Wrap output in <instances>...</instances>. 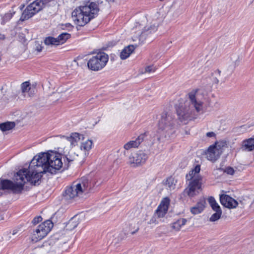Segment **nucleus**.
I'll return each mask as SVG.
<instances>
[{
  "label": "nucleus",
  "instance_id": "nucleus-38",
  "mask_svg": "<svg viewBox=\"0 0 254 254\" xmlns=\"http://www.w3.org/2000/svg\"><path fill=\"white\" fill-rule=\"evenodd\" d=\"M35 51L37 53L41 52L43 50V47L42 45L38 42H36L35 45Z\"/></svg>",
  "mask_w": 254,
  "mask_h": 254
},
{
  "label": "nucleus",
  "instance_id": "nucleus-35",
  "mask_svg": "<svg viewBox=\"0 0 254 254\" xmlns=\"http://www.w3.org/2000/svg\"><path fill=\"white\" fill-rule=\"evenodd\" d=\"M239 204H240L241 207H244L246 206L249 205L252 203L251 199L248 197L241 198L239 200Z\"/></svg>",
  "mask_w": 254,
  "mask_h": 254
},
{
  "label": "nucleus",
  "instance_id": "nucleus-9",
  "mask_svg": "<svg viewBox=\"0 0 254 254\" xmlns=\"http://www.w3.org/2000/svg\"><path fill=\"white\" fill-rule=\"evenodd\" d=\"M53 227V223L51 220H48L41 223L33 230L31 236V241L37 242L42 240L47 235Z\"/></svg>",
  "mask_w": 254,
  "mask_h": 254
},
{
  "label": "nucleus",
  "instance_id": "nucleus-3",
  "mask_svg": "<svg viewBox=\"0 0 254 254\" xmlns=\"http://www.w3.org/2000/svg\"><path fill=\"white\" fill-rule=\"evenodd\" d=\"M27 182L36 184L29 169H23L17 172L14 176V183L8 180H1L0 182V190H10L13 193H18L23 190L24 186Z\"/></svg>",
  "mask_w": 254,
  "mask_h": 254
},
{
  "label": "nucleus",
  "instance_id": "nucleus-34",
  "mask_svg": "<svg viewBox=\"0 0 254 254\" xmlns=\"http://www.w3.org/2000/svg\"><path fill=\"white\" fill-rule=\"evenodd\" d=\"M215 211V213L213 214L209 218V221L210 222H215L219 220L221 217L222 213V210Z\"/></svg>",
  "mask_w": 254,
  "mask_h": 254
},
{
  "label": "nucleus",
  "instance_id": "nucleus-15",
  "mask_svg": "<svg viewBox=\"0 0 254 254\" xmlns=\"http://www.w3.org/2000/svg\"><path fill=\"white\" fill-rule=\"evenodd\" d=\"M82 141L80 145V160L81 161H84L92 148L93 142L92 140L90 139H87L85 140H83Z\"/></svg>",
  "mask_w": 254,
  "mask_h": 254
},
{
  "label": "nucleus",
  "instance_id": "nucleus-18",
  "mask_svg": "<svg viewBox=\"0 0 254 254\" xmlns=\"http://www.w3.org/2000/svg\"><path fill=\"white\" fill-rule=\"evenodd\" d=\"M146 136V133L145 132L140 134L137 137L135 138V139L127 142L124 145V149L128 150L133 148L138 147L140 143L143 141Z\"/></svg>",
  "mask_w": 254,
  "mask_h": 254
},
{
  "label": "nucleus",
  "instance_id": "nucleus-33",
  "mask_svg": "<svg viewBox=\"0 0 254 254\" xmlns=\"http://www.w3.org/2000/svg\"><path fill=\"white\" fill-rule=\"evenodd\" d=\"M141 207H146L150 206L152 203V200L150 196H146L141 200Z\"/></svg>",
  "mask_w": 254,
  "mask_h": 254
},
{
  "label": "nucleus",
  "instance_id": "nucleus-37",
  "mask_svg": "<svg viewBox=\"0 0 254 254\" xmlns=\"http://www.w3.org/2000/svg\"><path fill=\"white\" fill-rule=\"evenodd\" d=\"M156 69L152 65H149L145 67V71L143 72L144 73H150L153 72L155 71Z\"/></svg>",
  "mask_w": 254,
  "mask_h": 254
},
{
  "label": "nucleus",
  "instance_id": "nucleus-44",
  "mask_svg": "<svg viewBox=\"0 0 254 254\" xmlns=\"http://www.w3.org/2000/svg\"><path fill=\"white\" fill-rule=\"evenodd\" d=\"M5 38V36L4 34L0 33V40H4Z\"/></svg>",
  "mask_w": 254,
  "mask_h": 254
},
{
  "label": "nucleus",
  "instance_id": "nucleus-27",
  "mask_svg": "<svg viewBox=\"0 0 254 254\" xmlns=\"http://www.w3.org/2000/svg\"><path fill=\"white\" fill-rule=\"evenodd\" d=\"M177 181L174 178H168L165 182V186L167 189L172 190L175 189L176 187Z\"/></svg>",
  "mask_w": 254,
  "mask_h": 254
},
{
  "label": "nucleus",
  "instance_id": "nucleus-2",
  "mask_svg": "<svg viewBox=\"0 0 254 254\" xmlns=\"http://www.w3.org/2000/svg\"><path fill=\"white\" fill-rule=\"evenodd\" d=\"M200 90H192L188 93V99L176 107L178 120L180 122L186 124L193 118L195 112L203 113V102Z\"/></svg>",
  "mask_w": 254,
  "mask_h": 254
},
{
  "label": "nucleus",
  "instance_id": "nucleus-5",
  "mask_svg": "<svg viewBox=\"0 0 254 254\" xmlns=\"http://www.w3.org/2000/svg\"><path fill=\"white\" fill-rule=\"evenodd\" d=\"M92 184L86 178H82L78 182L73 183L64 191V197L66 200L80 197L83 194H87L91 191Z\"/></svg>",
  "mask_w": 254,
  "mask_h": 254
},
{
  "label": "nucleus",
  "instance_id": "nucleus-1",
  "mask_svg": "<svg viewBox=\"0 0 254 254\" xmlns=\"http://www.w3.org/2000/svg\"><path fill=\"white\" fill-rule=\"evenodd\" d=\"M63 165L60 154L41 153L34 157L28 169L36 183L40 180L43 174L47 172L55 174Z\"/></svg>",
  "mask_w": 254,
  "mask_h": 254
},
{
  "label": "nucleus",
  "instance_id": "nucleus-10",
  "mask_svg": "<svg viewBox=\"0 0 254 254\" xmlns=\"http://www.w3.org/2000/svg\"><path fill=\"white\" fill-rule=\"evenodd\" d=\"M108 59V55L105 53H99L89 60L88 66L93 70H99L106 65Z\"/></svg>",
  "mask_w": 254,
  "mask_h": 254
},
{
  "label": "nucleus",
  "instance_id": "nucleus-19",
  "mask_svg": "<svg viewBox=\"0 0 254 254\" xmlns=\"http://www.w3.org/2000/svg\"><path fill=\"white\" fill-rule=\"evenodd\" d=\"M21 93L24 97L31 98L35 94V89L29 81L23 82L20 86Z\"/></svg>",
  "mask_w": 254,
  "mask_h": 254
},
{
  "label": "nucleus",
  "instance_id": "nucleus-39",
  "mask_svg": "<svg viewBox=\"0 0 254 254\" xmlns=\"http://www.w3.org/2000/svg\"><path fill=\"white\" fill-rule=\"evenodd\" d=\"M224 172L228 175H233L235 173V171L233 168L229 167L225 169Z\"/></svg>",
  "mask_w": 254,
  "mask_h": 254
},
{
  "label": "nucleus",
  "instance_id": "nucleus-41",
  "mask_svg": "<svg viewBox=\"0 0 254 254\" xmlns=\"http://www.w3.org/2000/svg\"><path fill=\"white\" fill-rule=\"evenodd\" d=\"M68 225H69V227H72V228H74L77 226V223L76 222H74V221L71 220L69 221Z\"/></svg>",
  "mask_w": 254,
  "mask_h": 254
},
{
  "label": "nucleus",
  "instance_id": "nucleus-6",
  "mask_svg": "<svg viewBox=\"0 0 254 254\" xmlns=\"http://www.w3.org/2000/svg\"><path fill=\"white\" fill-rule=\"evenodd\" d=\"M56 3L55 0H35L27 5L23 11L20 19L22 21L28 19L43 10L46 6L55 5Z\"/></svg>",
  "mask_w": 254,
  "mask_h": 254
},
{
  "label": "nucleus",
  "instance_id": "nucleus-31",
  "mask_svg": "<svg viewBox=\"0 0 254 254\" xmlns=\"http://www.w3.org/2000/svg\"><path fill=\"white\" fill-rule=\"evenodd\" d=\"M70 37V34L68 33L64 32L58 36L57 38L59 45H62L64 43L67 39Z\"/></svg>",
  "mask_w": 254,
  "mask_h": 254
},
{
  "label": "nucleus",
  "instance_id": "nucleus-24",
  "mask_svg": "<svg viewBox=\"0 0 254 254\" xmlns=\"http://www.w3.org/2000/svg\"><path fill=\"white\" fill-rule=\"evenodd\" d=\"M242 149L248 151L254 149V138H251L243 141Z\"/></svg>",
  "mask_w": 254,
  "mask_h": 254
},
{
  "label": "nucleus",
  "instance_id": "nucleus-45",
  "mask_svg": "<svg viewBox=\"0 0 254 254\" xmlns=\"http://www.w3.org/2000/svg\"><path fill=\"white\" fill-rule=\"evenodd\" d=\"M107 1H108L109 2H113L115 0H107Z\"/></svg>",
  "mask_w": 254,
  "mask_h": 254
},
{
  "label": "nucleus",
  "instance_id": "nucleus-8",
  "mask_svg": "<svg viewBox=\"0 0 254 254\" xmlns=\"http://www.w3.org/2000/svg\"><path fill=\"white\" fill-rule=\"evenodd\" d=\"M176 121L174 116L170 113H164L161 116L158 123L159 131L165 133V137L169 135L172 129L175 127Z\"/></svg>",
  "mask_w": 254,
  "mask_h": 254
},
{
  "label": "nucleus",
  "instance_id": "nucleus-30",
  "mask_svg": "<svg viewBox=\"0 0 254 254\" xmlns=\"http://www.w3.org/2000/svg\"><path fill=\"white\" fill-rule=\"evenodd\" d=\"M207 201L211 207L212 209L214 211H219L221 210V209L218 204V203L216 201L215 198L213 196H209L207 198Z\"/></svg>",
  "mask_w": 254,
  "mask_h": 254
},
{
  "label": "nucleus",
  "instance_id": "nucleus-23",
  "mask_svg": "<svg viewBox=\"0 0 254 254\" xmlns=\"http://www.w3.org/2000/svg\"><path fill=\"white\" fill-rule=\"evenodd\" d=\"M135 47L130 45L124 48L120 53V58L122 60L127 59L130 54L134 51Z\"/></svg>",
  "mask_w": 254,
  "mask_h": 254
},
{
  "label": "nucleus",
  "instance_id": "nucleus-11",
  "mask_svg": "<svg viewBox=\"0 0 254 254\" xmlns=\"http://www.w3.org/2000/svg\"><path fill=\"white\" fill-rule=\"evenodd\" d=\"M226 145V142L222 141L209 146L206 152L207 159L212 162L217 160L223 152V148Z\"/></svg>",
  "mask_w": 254,
  "mask_h": 254
},
{
  "label": "nucleus",
  "instance_id": "nucleus-14",
  "mask_svg": "<svg viewBox=\"0 0 254 254\" xmlns=\"http://www.w3.org/2000/svg\"><path fill=\"white\" fill-rule=\"evenodd\" d=\"M189 186L184 191L190 197H193L199 193L201 190L202 181H189Z\"/></svg>",
  "mask_w": 254,
  "mask_h": 254
},
{
  "label": "nucleus",
  "instance_id": "nucleus-36",
  "mask_svg": "<svg viewBox=\"0 0 254 254\" xmlns=\"http://www.w3.org/2000/svg\"><path fill=\"white\" fill-rule=\"evenodd\" d=\"M12 16V14L11 13H7L4 15H3L2 17V21L1 22V24L4 25L5 23L9 20Z\"/></svg>",
  "mask_w": 254,
  "mask_h": 254
},
{
  "label": "nucleus",
  "instance_id": "nucleus-26",
  "mask_svg": "<svg viewBox=\"0 0 254 254\" xmlns=\"http://www.w3.org/2000/svg\"><path fill=\"white\" fill-rule=\"evenodd\" d=\"M15 122H6L0 124V129L3 132H5L12 129L15 127Z\"/></svg>",
  "mask_w": 254,
  "mask_h": 254
},
{
  "label": "nucleus",
  "instance_id": "nucleus-42",
  "mask_svg": "<svg viewBox=\"0 0 254 254\" xmlns=\"http://www.w3.org/2000/svg\"><path fill=\"white\" fill-rule=\"evenodd\" d=\"M206 136L207 137H215V133L214 132H213V131L208 132L206 133Z\"/></svg>",
  "mask_w": 254,
  "mask_h": 254
},
{
  "label": "nucleus",
  "instance_id": "nucleus-28",
  "mask_svg": "<svg viewBox=\"0 0 254 254\" xmlns=\"http://www.w3.org/2000/svg\"><path fill=\"white\" fill-rule=\"evenodd\" d=\"M213 76L214 77L213 82L216 84H218L219 81L224 82L225 81V78L223 77L221 70L218 69L214 71Z\"/></svg>",
  "mask_w": 254,
  "mask_h": 254
},
{
  "label": "nucleus",
  "instance_id": "nucleus-7",
  "mask_svg": "<svg viewBox=\"0 0 254 254\" xmlns=\"http://www.w3.org/2000/svg\"><path fill=\"white\" fill-rule=\"evenodd\" d=\"M147 22L148 20L146 17L143 16L137 23L138 25H136V28H143L139 37V40L141 42H143L146 39L149 41L151 40L154 38L155 36V33L157 30L158 25L156 22H151L148 25H146Z\"/></svg>",
  "mask_w": 254,
  "mask_h": 254
},
{
  "label": "nucleus",
  "instance_id": "nucleus-16",
  "mask_svg": "<svg viewBox=\"0 0 254 254\" xmlns=\"http://www.w3.org/2000/svg\"><path fill=\"white\" fill-rule=\"evenodd\" d=\"M170 200L166 197L164 198L158 205L155 214L158 218H163L168 212Z\"/></svg>",
  "mask_w": 254,
  "mask_h": 254
},
{
  "label": "nucleus",
  "instance_id": "nucleus-22",
  "mask_svg": "<svg viewBox=\"0 0 254 254\" xmlns=\"http://www.w3.org/2000/svg\"><path fill=\"white\" fill-rule=\"evenodd\" d=\"M206 204L204 198L200 199L194 206L190 208V212L194 215L201 213L205 207Z\"/></svg>",
  "mask_w": 254,
  "mask_h": 254
},
{
  "label": "nucleus",
  "instance_id": "nucleus-20",
  "mask_svg": "<svg viewBox=\"0 0 254 254\" xmlns=\"http://www.w3.org/2000/svg\"><path fill=\"white\" fill-rule=\"evenodd\" d=\"M67 141L70 142V146L73 147L78 145V143L84 138L83 134L77 132L71 133L69 136H63Z\"/></svg>",
  "mask_w": 254,
  "mask_h": 254
},
{
  "label": "nucleus",
  "instance_id": "nucleus-12",
  "mask_svg": "<svg viewBox=\"0 0 254 254\" xmlns=\"http://www.w3.org/2000/svg\"><path fill=\"white\" fill-rule=\"evenodd\" d=\"M148 155L144 151L139 150L131 154L128 158V164L132 167H136L144 164Z\"/></svg>",
  "mask_w": 254,
  "mask_h": 254
},
{
  "label": "nucleus",
  "instance_id": "nucleus-29",
  "mask_svg": "<svg viewBox=\"0 0 254 254\" xmlns=\"http://www.w3.org/2000/svg\"><path fill=\"white\" fill-rule=\"evenodd\" d=\"M65 158H66V161L68 162V164L72 162V161H73L74 160H76L79 162H83V161H81L80 160V156H79V154L75 155L73 153H69L68 154H67L65 156Z\"/></svg>",
  "mask_w": 254,
  "mask_h": 254
},
{
  "label": "nucleus",
  "instance_id": "nucleus-43",
  "mask_svg": "<svg viewBox=\"0 0 254 254\" xmlns=\"http://www.w3.org/2000/svg\"><path fill=\"white\" fill-rule=\"evenodd\" d=\"M40 251L39 249H36L33 252L31 253L30 254H39Z\"/></svg>",
  "mask_w": 254,
  "mask_h": 254
},
{
  "label": "nucleus",
  "instance_id": "nucleus-25",
  "mask_svg": "<svg viewBox=\"0 0 254 254\" xmlns=\"http://www.w3.org/2000/svg\"><path fill=\"white\" fill-rule=\"evenodd\" d=\"M187 222V219L183 218L178 219L172 224V228L175 231H178L184 226Z\"/></svg>",
  "mask_w": 254,
  "mask_h": 254
},
{
  "label": "nucleus",
  "instance_id": "nucleus-21",
  "mask_svg": "<svg viewBox=\"0 0 254 254\" xmlns=\"http://www.w3.org/2000/svg\"><path fill=\"white\" fill-rule=\"evenodd\" d=\"M200 170V165H197L186 175L187 180L188 181H202V178L199 174Z\"/></svg>",
  "mask_w": 254,
  "mask_h": 254
},
{
  "label": "nucleus",
  "instance_id": "nucleus-13",
  "mask_svg": "<svg viewBox=\"0 0 254 254\" xmlns=\"http://www.w3.org/2000/svg\"><path fill=\"white\" fill-rule=\"evenodd\" d=\"M67 241V239L65 238L64 236H61L59 237L58 235H55L48 242H44L43 247L45 248L46 251H48L51 245L54 246L55 248H60L62 244H65Z\"/></svg>",
  "mask_w": 254,
  "mask_h": 254
},
{
  "label": "nucleus",
  "instance_id": "nucleus-17",
  "mask_svg": "<svg viewBox=\"0 0 254 254\" xmlns=\"http://www.w3.org/2000/svg\"><path fill=\"white\" fill-rule=\"evenodd\" d=\"M220 201L222 205L230 209L235 208L239 205L238 201L227 194L220 195Z\"/></svg>",
  "mask_w": 254,
  "mask_h": 254
},
{
  "label": "nucleus",
  "instance_id": "nucleus-40",
  "mask_svg": "<svg viewBox=\"0 0 254 254\" xmlns=\"http://www.w3.org/2000/svg\"><path fill=\"white\" fill-rule=\"evenodd\" d=\"M42 220V218L41 216H37L35 217L32 220V223L33 224H37L39 222H41Z\"/></svg>",
  "mask_w": 254,
  "mask_h": 254
},
{
  "label": "nucleus",
  "instance_id": "nucleus-4",
  "mask_svg": "<svg viewBox=\"0 0 254 254\" xmlns=\"http://www.w3.org/2000/svg\"><path fill=\"white\" fill-rule=\"evenodd\" d=\"M99 8L95 2L77 7L72 12L71 17L74 23L83 26L94 18L98 14Z\"/></svg>",
  "mask_w": 254,
  "mask_h": 254
},
{
  "label": "nucleus",
  "instance_id": "nucleus-32",
  "mask_svg": "<svg viewBox=\"0 0 254 254\" xmlns=\"http://www.w3.org/2000/svg\"><path fill=\"white\" fill-rule=\"evenodd\" d=\"M44 43L47 46H52L59 45L57 38H54L53 37H48L46 38L44 40Z\"/></svg>",
  "mask_w": 254,
  "mask_h": 254
}]
</instances>
